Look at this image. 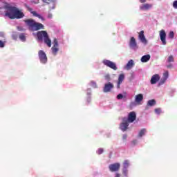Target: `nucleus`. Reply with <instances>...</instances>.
Segmentation results:
<instances>
[{"label": "nucleus", "mask_w": 177, "mask_h": 177, "mask_svg": "<svg viewBox=\"0 0 177 177\" xmlns=\"http://www.w3.org/2000/svg\"><path fill=\"white\" fill-rule=\"evenodd\" d=\"M6 16L9 19H22L24 17V14L19 8L11 6L10 4L6 3L5 5Z\"/></svg>", "instance_id": "f257e3e1"}, {"label": "nucleus", "mask_w": 177, "mask_h": 177, "mask_svg": "<svg viewBox=\"0 0 177 177\" xmlns=\"http://www.w3.org/2000/svg\"><path fill=\"white\" fill-rule=\"evenodd\" d=\"M25 24L31 31H38L44 30V26L41 23L36 22L34 19H30L25 20Z\"/></svg>", "instance_id": "f03ea898"}, {"label": "nucleus", "mask_w": 177, "mask_h": 177, "mask_svg": "<svg viewBox=\"0 0 177 177\" xmlns=\"http://www.w3.org/2000/svg\"><path fill=\"white\" fill-rule=\"evenodd\" d=\"M37 37L39 41L44 38L45 44H46L48 48L52 46V41L49 39V36H48V32L46 31H40L37 32Z\"/></svg>", "instance_id": "7ed1b4c3"}, {"label": "nucleus", "mask_w": 177, "mask_h": 177, "mask_svg": "<svg viewBox=\"0 0 177 177\" xmlns=\"http://www.w3.org/2000/svg\"><path fill=\"white\" fill-rule=\"evenodd\" d=\"M103 64H104V66L112 68V70H117V65H115V63L110 60L105 59L103 61Z\"/></svg>", "instance_id": "20e7f679"}, {"label": "nucleus", "mask_w": 177, "mask_h": 177, "mask_svg": "<svg viewBox=\"0 0 177 177\" xmlns=\"http://www.w3.org/2000/svg\"><path fill=\"white\" fill-rule=\"evenodd\" d=\"M39 57L41 63L45 64L48 62V57H46V54L43 50L39 51Z\"/></svg>", "instance_id": "39448f33"}, {"label": "nucleus", "mask_w": 177, "mask_h": 177, "mask_svg": "<svg viewBox=\"0 0 177 177\" xmlns=\"http://www.w3.org/2000/svg\"><path fill=\"white\" fill-rule=\"evenodd\" d=\"M121 165L120 163H113L109 165V168L111 172H115L120 169Z\"/></svg>", "instance_id": "423d86ee"}, {"label": "nucleus", "mask_w": 177, "mask_h": 177, "mask_svg": "<svg viewBox=\"0 0 177 177\" xmlns=\"http://www.w3.org/2000/svg\"><path fill=\"white\" fill-rule=\"evenodd\" d=\"M53 46L52 47V53L53 55H57V52H59V43H57V39H55L53 41Z\"/></svg>", "instance_id": "0eeeda50"}, {"label": "nucleus", "mask_w": 177, "mask_h": 177, "mask_svg": "<svg viewBox=\"0 0 177 177\" xmlns=\"http://www.w3.org/2000/svg\"><path fill=\"white\" fill-rule=\"evenodd\" d=\"M138 38L144 45H147V39H146V37H145V31L142 30L139 32Z\"/></svg>", "instance_id": "6e6552de"}, {"label": "nucleus", "mask_w": 177, "mask_h": 177, "mask_svg": "<svg viewBox=\"0 0 177 177\" xmlns=\"http://www.w3.org/2000/svg\"><path fill=\"white\" fill-rule=\"evenodd\" d=\"M160 39L162 41V44L167 45V41L165 40V38L167 37V33H165V30H161L160 31Z\"/></svg>", "instance_id": "1a4fd4ad"}, {"label": "nucleus", "mask_w": 177, "mask_h": 177, "mask_svg": "<svg viewBox=\"0 0 177 177\" xmlns=\"http://www.w3.org/2000/svg\"><path fill=\"white\" fill-rule=\"evenodd\" d=\"M136 120V113L135 112H130L128 115L127 121L128 122H133Z\"/></svg>", "instance_id": "9d476101"}, {"label": "nucleus", "mask_w": 177, "mask_h": 177, "mask_svg": "<svg viewBox=\"0 0 177 177\" xmlns=\"http://www.w3.org/2000/svg\"><path fill=\"white\" fill-rule=\"evenodd\" d=\"M129 46L131 49H138V44H136V40L135 37H131L130 39Z\"/></svg>", "instance_id": "9b49d317"}, {"label": "nucleus", "mask_w": 177, "mask_h": 177, "mask_svg": "<svg viewBox=\"0 0 177 177\" xmlns=\"http://www.w3.org/2000/svg\"><path fill=\"white\" fill-rule=\"evenodd\" d=\"M113 88H114V86L113 85V84L111 83L106 84L104 87V92H110V91H111Z\"/></svg>", "instance_id": "f8f14e48"}, {"label": "nucleus", "mask_w": 177, "mask_h": 177, "mask_svg": "<svg viewBox=\"0 0 177 177\" xmlns=\"http://www.w3.org/2000/svg\"><path fill=\"white\" fill-rule=\"evenodd\" d=\"M158 81H160V75H154L151 79V84H156Z\"/></svg>", "instance_id": "ddd939ff"}, {"label": "nucleus", "mask_w": 177, "mask_h": 177, "mask_svg": "<svg viewBox=\"0 0 177 177\" xmlns=\"http://www.w3.org/2000/svg\"><path fill=\"white\" fill-rule=\"evenodd\" d=\"M153 5L151 4H144L142 6H140V10H149V9H150L151 8H152Z\"/></svg>", "instance_id": "4468645a"}, {"label": "nucleus", "mask_w": 177, "mask_h": 177, "mask_svg": "<svg viewBox=\"0 0 177 177\" xmlns=\"http://www.w3.org/2000/svg\"><path fill=\"white\" fill-rule=\"evenodd\" d=\"M124 79H125V75H124V74H121L119 75L118 82V88H120V85L122 84V81H124Z\"/></svg>", "instance_id": "2eb2a0df"}, {"label": "nucleus", "mask_w": 177, "mask_h": 177, "mask_svg": "<svg viewBox=\"0 0 177 177\" xmlns=\"http://www.w3.org/2000/svg\"><path fill=\"white\" fill-rule=\"evenodd\" d=\"M150 60V55H144L141 58L142 63H147Z\"/></svg>", "instance_id": "dca6fc26"}, {"label": "nucleus", "mask_w": 177, "mask_h": 177, "mask_svg": "<svg viewBox=\"0 0 177 177\" xmlns=\"http://www.w3.org/2000/svg\"><path fill=\"white\" fill-rule=\"evenodd\" d=\"M143 100V95L142 94H138L136 95V103H140Z\"/></svg>", "instance_id": "f3484780"}, {"label": "nucleus", "mask_w": 177, "mask_h": 177, "mask_svg": "<svg viewBox=\"0 0 177 177\" xmlns=\"http://www.w3.org/2000/svg\"><path fill=\"white\" fill-rule=\"evenodd\" d=\"M129 124L128 122H122L120 124V129H122V131H127V129H128V127H129Z\"/></svg>", "instance_id": "a211bd4d"}, {"label": "nucleus", "mask_w": 177, "mask_h": 177, "mask_svg": "<svg viewBox=\"0 0 177 177\" xmlns=\"http://www.w3.org/2000/svg\"><path fill=\"white\" fill-rule=\"evenodd\" d=\"M133 67V60L131 59L129 61L126 66L127 70H129L130 68H132Z\"/></svg>", "instance_id": "6ab92c4d"}, {"label": "nucleus", "mask_w": 177, "mask_h": 177, "mask_svg": "<svg viewBox=\"0 0 177 177\" xmlns=\"http://www.w3.org/2000/svg\"><path fill=\"white\" fill-rule=\"evenodd\" d=\"M32 13L33 14V16L38 17V19H41V20H42L43 21H45V18H44L42 16H41V15L37 13V12L33 11V12H32Z\"/></svg>", "instance_id": "aec40b11"}, {"label": "nucleus", "mask_w": 177, "mask_h": 177, "mask_svg": "<svg viewBox=\"0 0 177 177\" xmlns=\"http://www.w3.org/2000/svg\"><path fill=\"white\" fill-rule=\"evenodd\" d=\"M174 37H175L174 31H170L169 33V38H170V39H174Z\"/></svg>", "instance_id": "412c9836"}, {"label": "nucleus", "mask_w": 177, "mask_h": 177, "mask_svg": "<svg viewBox=\"0 0 177 177\" xmlns=\"http://www.w3.org/2000/svg\"><path fill=\"white\" fill-rule=\"evenodd\" d=\"M154 104H156V100H151L148 102L149 106H154Z\"/></svg>", "instance_id": "4be33fe9"}, {"label": "nucleus", "mask_w": 177, "mask_h": 177, "mask_svg": "<svg viewBox=\"0 0 177 177\" xmlns=\"http://www.w3.org/2000/svg\"><path fill=\"white\" fill-rule=\"evenodd\" d=\"M145 133H146V129H143L139 133L140 138H142V136H143V135H145Z\"/></svg>", "instance_id": "5701e85b"}, {"label": "nucleus", "mask_w": 177, "mask_h": 177, "mask_svg": "<svg viewBox=\"0 0 177 177\" xmlns=\"http://www.w3.org/2000/svg\"><path fill=\"white\" fill-rule=\"evenodd\" d=\"M168 63H171V62H174V56L170 55L167 59Z\"/></svg>", "instance_id": "b1692460"}, {"label": "nucleus", "mask_w": 177, "mask_h": 177, "mask_svg": "<svg viewBox=\"0 0 177 177\" xmlns=\"http://www.w3.org/2000/svg\"><path fill=\"white\" fill-rule=\"evenodd\" d=\"M168 71H166L164 73H163V77H164V80H167L168 78Z\"/></svg>", "instance_id": "393cba45"}, {"label": "nucleus", "mask_w": 177, "mask_h": 177, "mask_svg": "<svg viewBox=\"0 0 177 177\" xmlns=\"http://www.w3.org/2000/svg\"><path fill=\"white\" fill-rule=\"evenodd\" d=\"M123 165L124 168H128V167L129 166V162H128V160H125Z\"/></svg>", "instance_id": "a878e982"}, {"label": "nucleus", "mask_w": 177, "mask_h": 177, "mask_svg": "<svg viewBox=\"0 0 177 177\" xmlns=\"http://www.w3.org/2000/svg\"><path fill=\"white\" fill-rule=\"evenodd\" d=\"M19 39L21 41H26V36L24 34L19 35Z\"/></svg>", "instance_id": "bb28decb"}, {"label": "nucleus", "mask_w": 177, "mask_h": 177, "mask_svg": "<svg viewBox=\"0 0 177 177\" xmlns=\"http://www.w3.org/2000/svg\"><path fill=\"white\" fill-rule=\"evenodd\" d=\"M5 44H6V41H2L0 40V48H5Z\"/></svg>", "instance_id": "cd10ccee"}, {"label": "nucleus", "mask_w": 177, "mask_h": 177, "mask_svg": "<svg viewBox=\"0 0 177 177\" xmlns=\"http://www.w3.org/2000/svg\"><path fill=\"white\" fill-rule=\"evenodd\" d=\"M155 113H156V114H160L161 109H155Z\"/></svg>", "instance_id": "c85d7f7f"}, {"label": "nucleus", "mask_w": 177, "mask_h": 177, "mask_svg": "<svg viewBox=\"0 0 177 177\" xmlns=\"http://www.w3.org/2000/svg\"><path fill=\"white\" fill-rule=\"evenodd\" d=\"M173 6H174V9H177V1H174Z\"/></svg>", "instance_id": "c756f323"}, {"label": "nucleus", "mask_w": 177, "mask_h": 177, "mask_svg": "<svg viewBox=\"0 0 177 177\" xmlns=\"http://www.w3.org/2000/svg\"><path fill=\"white\" fill-rule=\"evenodd\" d=\"M97 154H102L103 153V149L100 148L97 151Z\"/></svg>", "instance_id": "7c9ffc66"}, {"label": "nucleus", "mask_w": 177, "mask_h": 177, "mask_svg": "<svg viewBox=\"0 0 177 177\" xmlns=\"http://www.w3.org/2000/svg\"><path fill=\"white\" fill-rule=\"evenodd\" d=\"M117 99H122V94L118 95Z\"/></svg>", "instance_id": "2f4dec72"}, {"label": "nucleus", "mask_w": 177, "mask_h": 177, "mask_svg": "<svg viewBox=\"0 0 177 177\" xmlns=\"http://www.w3.org/2000/svg\"><path fill=\"white\" fill-rule=\"evenodd\" d=\"M48 19H52V14L48 15Z\"/></svg>", "instance_id": "473e14b6"}, {"label": "nucleus", "mask_w": 177, "mask_h": 177, "mask_svg": "<svg viewBox=\"0 0 177 177\" xmlns=\"http://www.w3.org/2000/svg\"><path fill=\"white\" fill-rule=\"evenodd\" d=\"M39 0H33V3H38V1H39Z\"/></svg>", "instance_id": "72a5a7b5"}, {"label": "nucleus", "mask_w": 177, "mask_h": 177, "mask_svg": "<svg viewBox=\"0 0 177 177\" xmlns=\"http://www.w3.org/2000/svg\"><path fill=\"white\" fill-rule=\"evenodd\" d=\"M140 1L141 2V3H145V2H146V0H140Z\"/></svg>", "instance_id": "f704fd0d"}, {"label": "nucleus", "mask_w": 177, "mask_h": 177, "mask_svg": "<svg viewBox=\"0 0 177 177\" xmlns=\"http://www.w3.org/2000/svg\"><path fill=\"white\" fill-rule=\"evenodd\" d=\"M123 121H125V118H124V119H123Z\"/></svg>", "instance_id": "c9c22d12"}]
</instances>
